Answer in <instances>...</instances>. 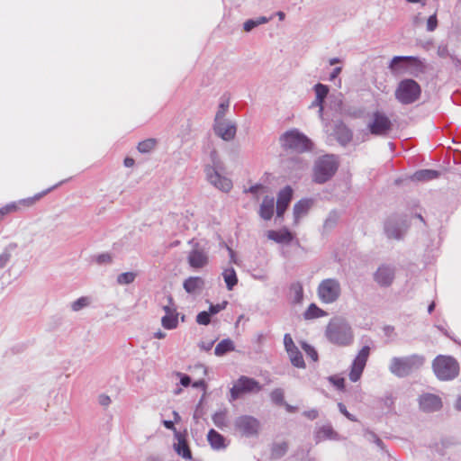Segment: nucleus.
I'll use <instances>...</instances> for the list:
<instances>
[{
    "label": "nucleus",
    "mask_w": 461,
    "mask_h": 461,
    "mask_svg": "<svg viewBox=\"0 0 461 461\" xmlns=\"http://www.w3.org/2000/svg\"><path fill=\"white\" fill-rule=\"evenodd\" d=\"M328 339L338 346H348L353 341L351 327L343 320H332L326 330Z\"/></svg>",
    "instance_id": "nucleus-1"
},
{
    "label": "nucleus",
    "mask_w": 461,
    "mask_h": 461,
    "mask_svg": "<svg viewBox=\"0 0 461 461\" xmlns=\"http://www.w3.org/2000/svg\"><path fill=\"white\" fill-rule=\"evenodd\" d=\"M423 364L424 357L419 355L393 357L391 360L389 369L396 376L404 377L420 369Z\"/></svg>",
    "instance_id": "nucleus-2"
},
{
    "label": "nucleus",
    "mask_w": 461,
    "mask_h": 461,
    "mask_svg": "<svg viewBox=\"0 0 461 461\" xmlns=\"http://www.w3.org/2000/svg\"><path fill=\"white\" fill-rule=\"evenodd\" d=\"M435 375L440 380H452L459 373V365L457 361L447 356H438L432 363Z\"/></svg>",
    "instance_id": "nucleus-3"
},
{
    "label": "nucleus",
    "mask_w": 461,
    "mask_h": 461,
    "mask_svg": "<svg viewBox=\"0 0 461 461\" xmlns=\"http://www.w3.org/2000/svg\"><path fill=\"white\" fill-rule=\"evenodd\" d=\"M421 94L420 85L413 79L402 80L394 92L395 98L402 104H410L416 102Z\"/></svg>",
    "instance_id": "nucleus-4"
},
{
    "label": "nucleus",
    "mask_w": 461,
    "mask_h": 461,
    "mask_svg": "<svg viewBox=\"0 0 461 461\" xmlns=\"http://www.w3.org/2000/svg\"><path fill=\"white\" fill-rule=\"evenodd\" d=\"M280 141L285 149H292L296 152L307 151L312 148L311 140L297 130L286 131L280 138Z\"/></svg>",
    "instance_id": "nucleus-5"
},
{
    "label": "nucleus",
    "mask_w": 461,
    "mask_h": 461,
    "mask_svg": "<svg viewBox=\"0 0 461 461\" xmlns=\"http://www.w3.org/2000/svg\"><path fill=\"white\" fill-rule=\"evenodd\" d=\"M338 163L334 156L321 157L314 167L313 181L322 184L329 180L337 171Z\"/></svg>",
    "instance_id": "nucleus-6"
},
{
    "label": "nucleus",
    "mask_w": 461,
    "mask_h": 461,
    "mask_svg": "<svg viewBox=\"0 0 461 461\" xmlns=\"http://www.w3.org/2000/svg\"><path fill=\"white\" fill-rule=\"evenodd\" d=\"M340 294V284L335 278L322 280L317 288L318 297L323 303H332L336 302L339 298Z\"/></svg>",
    "instance_id": "nucleus-7"
},
{
    "label": "nucleus",
    "mask_w": 461,
    "mask_h": 461,
    "mask_svg": "<svg viewBox=\"0 0 461 461\" xmlns=\"http://www.w3.org/2000/svg\"><path fill=\"white\" fill-rule=\"evenodd\" d=\"M420 67L421 62L417 58L411 56L393 57L389 65L391 72L394 75L412 73V68L418 69Z\"/></svg>",
    "instance_id": "nucleus-8"
},
{
    "label": "nucleus",
    "mask_w": 461,
    "mask_h": 461,
    "mask_svg": "<svg viewBox=\"0 0 461 461\" xmlns=\"http://www.w3.org/2000/svg\"><path fill=\"white\" fill-rule=\"evenodd\" d=\"M261 389L262 386L257 380L242 375L230 389V396L232 400H236L243 393H258Z\"/></svg>",
    "instance_id": "nucleus-9"
},
{
    "label": "nucleus",
    "mask_w": 461,
    "mask_h": 461,
    "mask_svg": "<svg viewBox=\"0 0 461 461\" xmlns=\"http://www.w3.org/2000/svg\"><path fill=\"white\" fill-rule=\"evenodd\" d=\"M370 354V348L368 346L363 347L359 352L357 353V357L353 360V363L350 367V371L348 374V377L351 382H357L366 367L367 359L369 357Z\"/></svg>",
    "instance_id": "nucleus-10"
},
{
    "label": "nucleus",
    "mask_w": 461,
    "mask_h": 461,
    "mask_svg": "<svg viewBox=\"0 0 461 461\" xmlns=\"http://www.w3.org/2000/svg\"><path fill=\"white\" fill-rule=\"evenodd\" d=\"M187 263L193 269H202L209 264L208 252L195 243L187 255Z\"/></svg>",
    "instance_id": "nucleus-11"
},
{
    "label": "nucleus",
    "mask_w": 461,
    "mask_h": 461,
    "mask_svg": "<svg viewBox=\"0 0 461 461\" xmlns=\"http://www.w3.org/2000/svg\"><path fill=\"white\" fill-rule=\"evenodd\" d=\"M235 427L243 436L251 437L258 435L260 423L256 418L244 415L236 420Z\"/></svg>",
    "instance_id": "nucleus-12"
},
{
    "label": "nucleus",
    "mask_w": 461,
    "mask_h": 461,
    "mask_svg": "<svg viewBox=\"0 0 461 461\" xmlns=\"http://www.w3.org/2000/svg\"><path fill=\"white\" fill-rule=\"evenodd\" d=\"M368 128L374 135H386L392 128V122L384 113L375 112L368 124Z\"/></svg>",
    "instance_id": "nucleus-13"
},
{
    "label": "nucleus",
    "mask_w": 461,
    "mask_h": 461,
    "mask_svg": "<svg viewBox=\"0 0 461 461\" xmlns=\"http://www.w3.org/2000/svg\"><path fill=\"white\" fill-rule=\"evenodd\" d=\"M166 314L161 319L162 326L167 330L176 329L178 325V313L173 303L171 296L168 297V304L163 306Z\"/></svg>",
    "instance_id": "nucleus-14"
},
{
    "label": "nucleus",
    "mask_w": 461,
    "mask_h": 461,
    "mask_svg": "<svg viewBox=\"0 0 461 461\" xmlns=\"http://www.w3.org/2000/svg\"><path fill=\"white\" fill-rule=\"evenodd\" d=\"M207 178L212 185L223 192H229L232 188L231 180L221 176L218 171L213 168H208Z\"/></svg>",
    "instance_id": "nucleus-15"
},
{
    "label": "nucleus",
    "mask_w": 461,
    "mask_h": 461,
    "mask_svg": "<svg viewBox=\"0 0 461 461\" xmlns=\"http://www.w3.org/2000/svg\"><path fill=\"white\" fill-rule=\"evenodd\" d=\"M374 279L380 286H389L394 279V270L389 266L382 265L374 274Z\"/></svg>",
    "instance_id": "nucleus-16"
},
{
    "label": "nucleus",
    "mask_w": 461,
    "mask_h": 461,
    "mask_svg": "<svg viewBox=\"0 0 461 461\" xmlns=\"http://www.w3.org/2000/svg\"><path fill=\"white\" fill-rule=\"evenodd\" d=\"M420 407L425 411H436L441 409V399L432 393H424L419 399Z\"/></svg>",
    "instance_id": "nucleus-17"
},
{
    "label": "nucleus",
    "mask_w": 461,
    "mask_h": 461,
    "mask_svg": "<svg viewBox=\"0 0 461 461\" xmlns=\"http://www.w3.org/2000/svg\"><path fill=\"white\" fill-rule=\"evenodd\" d=\"M292 197L293 189L290 186H285L279 192L276 202V214L278 217H282L284 215L289 206Z\"/></svg>",
    "instance_id": "nucleus-18"
},
{
    "label": "nucleus",
    "mask_w": 461,
    "mask_h": 461,
    "mask_svg": "<svg viewBox=\"0 0 461 461\" xmlns=\"http://www.w3.org/2000/svg\"><path fill=\"white\" fill-rule=\"evenodd\" d=\"M314 438L318 444L325 440H338L339 437L330 425H323L317 429Z\"/></svg>",
    "instance_id": "nucleus-19"
},
{
    "label": "nucleus",
    "mask_w": 461,
    "mask_h": 461,
    "mask_svg": "<svg viewBox=\"0 0 461 461\" xmlns=\"http://www.w3.org/2000/svg\"><path fill=\"white\" fill-rule=\"evenodd\" d=\"M48 191H43L41 193H38L33 196L23 198L18 201L11 202L10 204L14 205L15 208L14 209V212H17L23 209L30 208L33 206L38 201H40Z\"/></svg>",
    "instance_id": "nucleus-20"
},
{
    "label": "nucleus",
    "mask_w": 461,
    "mask_h": 461,
    "mask_svg": "<svg viewBox=\"0 0 461 461\" xmlns=\"http://www.w3.org/2000/svg\"><path fill=\"white\" fill-rule=\"evenodd\" d=\"M312 205L311 199H302L294 206V222L298 223L299 220L305 216Z\"/></svg>",
    "instance_id": "nucleus-21"
},
{
    "label": "nucleus",
    "mask_w": 461,
    "mask_h": 461,
    "mask_svg": "<svg viewBox=\"0 0 461 461\" xmlns=\"http://www.w3.org/2000/svg\"><path fill=\"white\" fill-rule=\"evenodd\" d=\"M214 130L217 135L225 140L233 139L236 134V128L234 125L224 124L222 122H215Z\"/></svg>",
    "instance_id": "nucleus-22"
},
{
    "label": "nucleus",
    "mask_w": 461,
    "mask_h": 461,
    "mask_svg": "<svg viewBox=\"0 0 461 461\" xmlns=\"http://www.w3.org/2000/svg\"><path fill=\"white\" fill-rule=\"evenodd\" d=\"M275 201L273 197L266 196L259 208V215L264 220H270L274 214Z\"/></svg>",
    "instance_id": "nucleus-23"
},
{
    "label": "nucleus",
    "mask_w": 461,
    "mask_h": 461,
    "mask_svg": "<svg viewBox=\"0 0 461 461\" xmlns=\"http://www.w3.org/2000/svg\"><path fill=\"white\" fill-rule=\"evenodd\" d=\"M267 236L269 240L277 243H288L293 240L292 233L286 229L280 230H268Z\"/></svg>",
    "instance_id": "nucleus-24"
},
{
    "label": "nucleus",
    "mask_w": 461,
    "mask_h": 461,
    "mask_svg": "<svg viewBox=\"0 0 461 461\" xmlns=\"http://www.w3.org/2000/svg\"><path fill=\"white\" fill-rule=\"evenodd\" d=\"M207 439L213 449L219 450L226 447L224 437L213 429L209 430Z\"/></svg>",
    "instance_id": "nucleus-25"
},
{
    "label": "nucleus",
    "mask_w": 461,
    "mask_h": 461,
    "mask_svg": "<svg viewBox=\"0 0 461 461\" xmlns=\"http://www.w3.org/2000/svg\"><path fill=\"white\" fill-rule=\"evenodd\" d=\"M203 285H204V281L202 277L190 276L184 281L183 286H184V289L188 294H193L198 290H201L203 287Z\"/></svg>",
    "instance_id": "nucleus-26"
},
{
    "label": "nucleus",
    "mask_w": 461,
    "mask_h": 461,
    "mask_svg": "<svg viewBox=\"0 0 461 461\" xmlns=\"http://www.w3.org/2000/svg\"><path fill=\"white\" fill-rule=\"evenodd\" d=\"M314 91L316 98L312 105L318 106L320 113H321L323 111V102L329 93V88L327 86L319 83L315 85Z\"/></svg>",
    "instance_id": "nucleus-27"
},
{
    "label": "nucleus",
    "mask_w": 461,
    "mask_h": 461,
    "mask_svg": "<svg viewBox=\"0 0 461 461\" xmlns=\"http://www.w3.org/2000/svg\"><path fill=\"white\" fill-rule=\"evenodd\" d=\"M288 450V443L286 441L276 442L272 445L270 456L272 459H279L283 457Z\"/></svg>",
    "instance_id": "nucleus-28"
},
{
    "label": "nucleus",
    "mask_w": 461,
    "mask_h": 461,
    "mask_svg": "<svg viewBox=\"0 0 461 461\" xmlns=\"http://www.w3.org/2000/svg\"><path fill=\"white\" fill-rule=\"evenodd\" d=\"M439 173L437 170L422 169L415 172L412 179L416 181H429L438 177Z\"/></svg>",
    "instance_id": "nucleus-29"
},
{
    "label": "nucleus",
    "mask_w": 461,
    "mask_h": 461,
    "mask_svg": "<svg viewBox=\"0 0 461 461\" xmlns=\"http://www.w3.org/2000/svg\"><path fill=\"white\" fill-rule=\"evenodd\" d=\"M234 350V344L232 340L230 339H225L220 341L214 349V354L218 357H221L224 354L233 351Z\"/></svg>",
    "instance_id": "nucleus-30"
},
{
    "label": "nucleus",
    "mask_w": 461,
    "mask_h": 461,
    "mask_svg": "<svg viewBox=\"0 0 461 461\" xmlns=\"http://www.w3.org/2000/svg\"><path fill=\"white\" fill-rule=\"evenodd\" d=\"M223 279L226 283L227 288L232 290L238 283V278L234 268H226L222 272Z\"/></svg>",
    "instance_id": "nucleus-31"
},
{
    "label": "nucleus",
    "mask_w": 461,
    "mask_h": 461,
    "mask_svg": "<svg viewBox=\"0 0 461 461\" xmlns=\"http://www.w3.org/2000/svg\"><path fill=\"white\" fill-rule=\"evenodd\" d=\"M287 354L289 356L290 361L293 366H294L295 367H298V368H303L305 366V363H304L303 355L300 352V350L298 349V348L290 349L287 352Z\"/></svg>",
    "instance_id": "nucleus-32"
},
{
    "label": "nucleus",
    "mask_w": 461,
    "mask_h": 461,
    "mask_svg": "<svg viewBox=\"0 0 461 461\" xmlns=\"http://www.w3.org/2000/svg\"><path fill=\"white\" fill-rule=\"evenodd\" d=\"M327 315V312L322 309L318 307L315 303L310 304L307 310L304 312V318L307 320L324 317Z\"/></svg>",
    "instance_id": "nucleus-33"
},
{
    "label": "nucleus",
    "mask_w": 461,
    "mask_h": 461,
    "mask_svg": "<svg viewBox=\"0 0 461 461\" xmlns=\"http://www.w3.org/2000/svg\"><path fill=\"white\" fill-rule=\"evenodd\" d=\"M157 145V140L156 139H147L145 140H142L139 142L138 144V150L141 153H147L152 150Z\"/></svg>",
    "instance_id": "nucleus-34"
},
{
    "label": "nucleus",
    "mask_w": 461,
    "mask_h": 461,
    "mask_svg": "<svg viewBox=\"0 0 461 461\" xmlns=\"http://www.w3.org/2000/svg\"><path fill=\"white\" fill-rule=\"evenodd\" d=\"M176 452L181 455L185 459H191L192 458V453L191 450L185 439L179 440L177 447H176Z\"/></svg>",
    "instance_id": "nucleus-35"
},
{
    "label": "nucleus",
    "mask_w": 461,
    "mask_h": 461,
    "mask_svg": "<svg viewBox=\"0 0 461 461\" xmlns=\"http://www.w3.org/2000/svg\"><path fill=\"white\" fill-rule=\"evenodd\" d=\"M213 423L220 429L226 426V411H218L212 416Z\"/></svg>",
    "instance_id": "nucleus-36"
},
{
    "label": "nucleus",
    "mask_w": 461,
    "mask_h": 461,
    "mask_svg": "<svg viewBox=\"0 0 461 461\" xmlns=\"http://www.w3.org/2000/svg\"><path fill=\"white\" fill-rule=\"evenodd\" d=\"M136 275L132 272L122 273L117 277V282L120 285H128L134 281Z\"/></svg>",
    "instance_id": "nucleus-37"
},
{
    "label": "nucleus",
    "mask_w": 461,
    "mask_h": 461,
    "mask_svg": "<svg viewBox=\"0 0 461 461\" xmlns=\"http://www.w3.org/2000/svg\"><path fill=\"white\" fill-rule=\"evenodd\" d=\"M270 398L273 402L276 404H283L284 403V391L280 388H276L273 390L270 393Z\"/></svg>",
    "instance_id": "nucleus-38"
},
{
    "label": "nucleus",
    "mask_w": 461,
    "mask_h": 461,
    "mask_svg": "<svg viewBox=\"0 0 461 461\" xmlns=\"http://www.w3.org/2000/svg\"><path fill=\"white\" fill-rule=\"evenodd\" d=\"M211 321V315L208 312H201L196 316V322L201 325H208Z\"/></svg>",
    "instance_id": "nucleus-39"
},
{
    "label": "nucleus",
    "mask_w": 461,
    "mask_h": 461,
    "mask_svg": "<svg viewBox=\"0 0 461 461\" xmlns=\"http://www.w3.org/2000/svg\"><path fill=\"white\" fill-rule=\"evenodd\" d=\"M14 208L15 207L14 205H11L10 203L2 206L0 208V221H4L7 217V215H9L11 213H14Z\"/></svg>",
    "instance_id": "nucleus-40"
},
{
    "label": "nucleus",
    "mask_w": 461,
    "mask_h": 461,
    "mask_svg": "<svg viewBox=\"0 0 461 461\" xmlns=\"http://www.w3.org/2000/svg\"><path fill=\"white\" fill-rule=\"evenodd\" d=\"M88 303L89 301L87 297H80L72 303V310L77 312L81 310L83 307H86L88 304Z\"/></svg>",
    "instance_id": "nucleus-41"
},
{
    "label": "nucleus",
    "mask_w": 461,
    "mask_h": 461,
    "mask_svg": "<svg viewBox=\"0 0 461 461\" xmlns=\"http://www.w3.org/2000/svg\"><path fill=\"white\" fill-rule=\"evenodd\" d=\"M302 348L309 357H311L313 361H317L318 353L312 346L308 345L307 343H303Z\"/></svg>",
    "instance_id": "nucleus-42"
},
{
    "label": "nucleus",
    "mask_w": 461,
    "mask_h": 461,
    "mask_svg": "<svg viewBox=\"0 0 461 461\" xmlns=\"http://www.w3.org/2000/svg\"><path fill=\"white\" fill-rule=\"evenodd\" d=\"M438 26L437 14L430 15L427 20V30L433 32Z\"/></svg>",
    "instance_id": "nucleus-43"
},
{
    "label": "nucleus",
    "mask_w": 461,
    "mask_h": 461,
    "mask_svg": "<svg viewBox=\"0 0 461 461\" xmlns=\"http://www.w3.org/2000/svg\"><path fill=\"white\" fill-rule=\"evenodd\" d=\"M226 305H227V302H222L221 303H217V304H212L209 307L208 312L210 313V315H214V314L218 313L219 312L222 311L223 309H225Z\"/></svg>",
    "instance_id": "nucleus-44"
},
{
    "label": "nucleus",
    "mask_w": 461,
    "mask_h": 461,
    "mask_svg": "<svg viewBox=\"0 0 461 461\" xmlns=\"http://www.w3.org/2000/svg\"><path fill=\"white\" fill-rule=\"evenodd\" d=\"M284 344L286 352H288L290 349L297 348L290 334H285L284 336Z\"/></svg>",
    "instance_id": "nucleus-45"
},
{
    "label": "nucleus",
    "mask_w": 461,
    "mask_h": 461,
    "mask_svg": "<svg viewBox=\"0 0 461 461\" xmlns=\"http://www.w3.org/2000/svg\"><path fill=\"white\" fill-rule=\"evenodd\" d=\"M228 105H229L228 103L227 104L222 103L220 104L218 112L215 116V122H221V120L223 119V117L225 115Z\"/></svg>",
    "instance_id": "nucleus-46"
},
{
    "label": "nucleus",
    "mask_w": 461,
    "mask_h": 461,
    "mask_svg": "<svg viewBox=\"0 0 461 461\" xmlns=\"http://www.w3.org/2000/svg\"><path fill=\"white\" fill-rule=\"evenodd\" d=\"M330 381L338 388L344 389L345 387V379L342 377L331 376L330 377Z\"/></svg>",
    "instance_id": "nucleus-47"
},
{
    "label": "nucleus",
    "mask_w": 461,
    "mask_h": 461,
    "mask_svg": "<svg viewBox=\"0 0 461 461\" xmlns=\"http://www.w3.org/2000/svg\"><path fill=\"white\" fill-rule=\"evenodd\" d=\"M176 375L180 377V384L183 386L187 387L191 384V379L187 375L178 372L176 373Z\"/></svg>",
    "instance_id": "nucleus-48"
},
{
    "label": "nucleus",
    "mask_w": 461,
    "mask_h": 461,
    "mask_svg": "<svg viewBox=\"0 0 461 461\" xmlns=\"http://www.w3.org/2000/svg\"><path fill=\"white\" fill-rule=\"evenodd\" d=\"M214 342L215 340H211L207 342L202 341L201 343H199V348L201 350L208 352L212 348Z\"/></svg>",
    "instance_id": "nucleus-49"
},
{
    "label": "nucleus",
    "mask_w": 461,
    "mask_h": 461,
    "mask_svg": "<svg viewBox=\"0 0 461 461\" xmlns=\"http://www.w3.org/2000/svg\"><path fill=\"white\" fill-rule=\"evenodd\" d=\"M258 25V23H257L256 20H248L247 22L244 23V30L246 32H249Z\"/></svg>",
    "instance_id": "nucleus-50"
},
{
    "label": "nucleus",
    "mask_w": 461,
    "mask_h": 461,
    "mask_svg": "<svg viewBox=\"0 0 461 461\" xmlns=\"http://www.w3.org/2000/svg\"><path fill=\"white\" fill-rule=\"evenodd\" d=\"M10 255L8 253H3L0 255V267H4L5 264L9 261Z\"/></svg>",
    "instance_id": "nucleus-51"
},
{
    "label": "nucleus",
    "mask_w": 461,
    "mask_h": 461,
    "mask_svg": "<svg viewBox=\"0 0 461 461\" xmlns=\"http://www.w3.org/2000/svg\"><path fill=\"white\" fill-rule=\"evenodd\" d=\"M193 387L206 389V383L203 379H200L193 383Z\"/></svg>",
    "instance_id": "nucleus-52"
},
{
    "label": "nucleus",
    "mask_w": 461,
    "mask_h": 461,
    "mask_svg": "<svg viewBox=\"0 0 461 461\" xmlns=\"http://www.w3.org/2000/svg\"><path fill=\"white\" fill-rule=\"evenodd\" d=\"M99 402L104 406H107L111 402L110 397L107 395H101L99 397Z\"/></svg>",
    "instance_id": "nucleus-53"
},
{
    "label": "nucleus",
    "mask_w": 461,
    "mask_h": 461,
    "mask_svg": "<svg viewBox=\"0 0 461 461\" xmlns=\"http://www.w3.org/2000/svg\"><path fill=\"white\" fill-rule=\"evenodd\" d=\"M341 72V68L340 67H338V68H335L332 71V73L330 74V80H333L335 79L339 75V73Z\"/></svg>",
    "instance_id": "nucleus-54"
},
{
    "label": "nucleus",
    "mask_w": 461,
    "mask_h": 461,
    "mask_svg": "<svg viewBox=\"0 0 461 461\" xmlns=\"http://www.w3.org/2000/svg\"><path fill=\"white\" fill-rule=\"evenodd\" d=\"M339 409L340 411V412L346 416V417H349V412L348 411L346 406L343 404V403H339Z\"/></svg>",
    "instance_id": "nucleus-55"
},
{
    "label": "nucleus",
    "mask_w": 461,
    "mask_h": 461,
    "mask_svg": "<svg viewBox=\"0 0 461 461\" xmlns=\"http://www.w3.org/2000/svg\"><path fill=\"white\" fill-rule=\"evenodd\" d=\"M98 261L102 262V263H104V262H111V257L108 254L101 255L98 258Z\"/></svg>",
    "instance_id": "nucleus-56"
},
{
    "label": "nucleus",
    "mask_w": 461,
    "mask_h": 461,
    "mask_svg": "<svg viewBox=\"0 0 461 461\" xmlns=\"http://www.w3.org/2000/svg\"><path fill=\"white\" fill-rule=\"evenodd\" d=\"M263 186L261 185H253L251 187H249V190H246V192H250V193H257L259 189H262Z\"/></svg>",
    "instance_id": "nucleus-57"
},
{
    "label": "nucleus",
    "mask_w": 461,
    "mask_h": 461,
    "mask_svg": "<svg viewBox=\"0 0 461 461\" xmlns=\"http://www.w3.org/2000/svg\"><path fill=\"white\" fill-rule=\"evenodd\" d=\"M133 165H134V159H133V158H126L124 159V166H125V167H132Z\"/></svg>",
    "instance_id": "nucleus-58"
},
{
    "label": "nucleus",
    "mask_w": 461,
    "mask_h": 461,
    "mask_svg": "<svg viewBox=\"0 0 461 461\" xmlns=\"http://www.w3.org/2000/svg\"><path fill=\"white\" fill-rule=\"evenodd\" d=\"M163 424L168 429H175L174 423L171 420H164Z\"/></svg>",
    "instance_id": "nucleus-59"
},
{
    "label": "nucleus",
    "mask_w": 461,
    "mask_h": 461,
    "mask_svg": "<svg viewBox=\"0 0 461 461\" xmlns=\"http://www.w3.org/2000/svg\"><path fill=\"white\" fill-rule=\"evenodd\" d=\"M305 415L307 417H309L310 419H315L317 417L318 413L316 411H311L305 413Z\"/></svg>",
    "instance_id": "nucleus-60"
},
{
    "label": "nucleus",
    "mask_w": 461,
    "mask_h": 461,
    "mask_svg": "<svg viewBox=\"0 0 461 461\" xmlns=\"http://www.w3.org/2000/svg\"><path fill=\"white\" fill-rule=\"evenodd\" d=\"M165 336H166L165 333L162 331H158L155 333V338L159 339H164Z\"/></svg>",
    "instance_id": "nucleus-61"
},
{
    "label": "nucleus",
    "mask_w": 461,
    "mask_h": 461,
    "mask_svg": "<svg viewBox=\"0 0 461 461\" xmlns=\"http://www.w3.org/2000/svg\"><path fill=\"white\" fill-rule=\"evenodd\" d=\"M268 20L266 18V17H260L258 18V20H256L257 23H258V25L259 24H262V23H267Z\"/></svg>",
    "instance_id": "nucleus-62"
},
{
    "label": "nucleus",
    "mask_w": 461,
    "mask_h": 461,
    "mask_svg": "<svg viewBox=\"0 0 461 461\" xmlns=\"http://www.w3.org/2000/svg\"><path fill=\"white\" fill-rule=\"evenodd\" d=\"M456 409L461 410V395L456 400Z\"/></svg>",
    "instance_id": "nucleus-63"
},
{
    "label": "nucleus",
    "mask_w": 461,
    "mask_h": 461,
    "mask_svg": "<svg viewBox=\"0 0 461 461\" xmlns=\"http://www.w3.org/2000/svg\"><path fill=\"white\" fill-rule=\"evenodd\" d=\"M339 59H337V58L331 59L330 60V65H334V64H337V63H339Z\"/></svg>",
    "instance_id": "nucleus-64"
}]
</instances>
